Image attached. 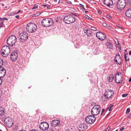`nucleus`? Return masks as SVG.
<instances>
[{"mask_svg": "<svg viewBox=\"0 0 131 131\" xmlns=\"http://www.w3.org/2000/svg\"><path fill=\"white\" fill-rule=\"evenodd\" d=\"M26 29L27 31L29 32H34L37 30V26L33 23H30L27 25Z\"/></svg>", "mask_w": 131, "mask_h": 131, "instance_id": "obj_1", "label": "nucleus"}, {"mask_svg": "<svg viewBox=\"0 0 131 131\" xmlns=\"http://www.w3.org/2000/svg\"><path fill=\"white\" fill-rule=\"evenodd\" d=\"M41 24L44 27H49L53 24V20L50 18H45L42 20Z\"/></svg>", "mask_w": 131, "mask_h": 131, "instance_id": "obj_2", "label": "nucleus"}, {"mask_svg": "<svg viewBox=\"0 0 131 131\" xmlns=\"http://www.w3.org/2000/svg\"><path fill=\"white\" fill-rule=\"evenodd\" d=\"M114 94V92L113 90L109 89H106L104 94L102 97L101 98L103 99H108L113 96Z\"/></svg>", "mask_w": 131, "mask_h": 131, "instance_id": "obj_3", "label": "nucleus"}, {"mask_svg": "<svg viewBox=\"0 0 131 131\" xmlns=\"http://www.w3.org/2000/svg\"><path fill=\"white\" fill-rule=\"evenodd\" d=\"M63 20L66 23L70 24L73 23L75 20V18L71 15H68L64 17Z\"/></svg>", "mask_w": 131, "mask_h": 131, "instance_id": "obj_4", "label": "nucleus"}, {"mask_svg": "<svg viewBox=\"0 0 131 131\" xmlns=\"http://www.w3.org/2000/svg\"><path fill=\"white\" fill-rule=\"evenodd\" d=\"M10 52L9 47L7 46H4L1 50L2 55L3 57H5L8 56Z\"/></svg>", "mask_w": 131, "mask_h": 131, "instance_id": "obj_5", "label": "nucleus"}, {"mask_svg": "<svg viewBox=\"0 0 131 131\" xmlns=\"http://www.w3.org/2000/svg\"><path fill=\"white\" fill-rule=\"evenodd\" d=\"M101 108L99 105H95L92 109L91 113L93 116L97 115L100 113Z\"/></svg>", "mask_w": 131, "mask_h": 131, "instance_id": "obj_6", "label": "nucleus"}, {"mask_svg": "<svg viewBox=\"0 0 131 131\" xmlns=\"http://www.w3.org/2000/svg\"><path fill=\"white\" fill-rule=\"evenodd\" d=\"M125 0H119L117 2V7L119 10L124 9L126 5Z\"/></svg>", "mask_w": 131, "mask_h": 131, "instance_id": "obj_7", "label": "nucleus"}, {"mask_svg": "<svg viewBox=\"0 0 131 131\" xmlns=\"http://www.w3.org/2000/svg\"><path fill=\"white\" fill-rule=\"evenodd\" d=\"M85 120L87 123L92 124L95 121L96 118L93 115H89L86 117Z\"/></svg>", "mask_w": 131, "mask_h": 131, "instance_id": "obj_8", "label": "nucleus"}, {"mask_svg": "<svg viewBox=\"0 0 131 131\" xmlns=\"http://www.w3.org/2000/svg\"><path fill=\"white\" fill-rule=\"evenodd\" d=\"M4 123L6 126L9 128L12 127L13 125L12 119L9 117L5 118L4 120Z\"/></svg>", "mask_w": 131, "mask_h": 131, "instance_id": "obj_9", "label": "nucleus"}, {"mask_svg": "<svg viewBox=\"0 0 131 131\" xmlns=\"http://www.w3.org/2000/svg\"><path fill=\"white\" fill-rule=\"evenodd\" d=\"M19 37L21 41H25L28 38V34L25 32H23L19 34Z\"/></svg>", "mask_w": 131, "mask_h": 131, "instance_id": "obj_10", "label": "nucleus"}, {"mask_svg": "<svg viewBox=\"0 0 131 131\" xmlns=\"http://www.w3.org/2000/svg\"><path fill=\"white\" fill-rule=\"evenodd\" d=\"M39 128L40 129L43 131L47 130L49 127V124L46 122H42L40 124Z\"/></svg>", "mask_w": 131, "mask_h": 131, "instance_id": "obj_11", "label": "nucleus"}, {"mask_svg": "<svg viewBox=\"0 0 131 131\" xmlns=\"http://www.w3.org/2000/svg\"><path fill=\"white\" fill-rule=\"evenodd\" d=\"M96 36L98 39L102 41L103 40L106 38V35L100 31H99L96 33Z\"/></svg>", "mask_w": 131, "mask_h": 131, "instance_id": "obj_12", "label": "nucleus"}, {"mask_svg": "<svg viewBox=\"0 0 131 131\" xmlns=\"http://www.w3.org/2000/svg\"><path fill=\"white\" fill-rule=\"evenodd\" d=\"M87 128V125L86 123H82L79 125L78 128L79 131H84Z\"/></svg>", "mask_w": 131, "mask_h": 131, "instance_id": "obj_13", "label": "nucleus"}, {"mask_svg": "<svg viewBox=\"0 0 131 131\" xmlns=\"http://www.w3.org/2000/svg\"><path fill=\"white\" fill-rule=\"evenodd\" d=\"M60 123V122L59 121L57 120H53L51 122L52 126L53 127H54L56 129V127H58Z\"/></svg>", "mask_w": 131, "mask_h": 131, "instance_id": "obj_14", "label": "nucleus"}, {"mask_svg": "<svg viewBox=\"0 0 131 131\" xmlns=\"http://www.w3.org/2000/svg\"><path fill=\"white\" fill-rule=\"evenodd\" d=\"M121 58L119 54H117L115 57L114 59L115 61L116 62L117 64L120 65L122 63L121 62Z\"/></svg>", "mask_w": 131, "mask_h": 131, "instance_id": "obj_15", "label": "nucleus"}, {"mask_svg": "<svg viewBox=\"0 0 131 131\" xmlns=\"http://www.w3.org/2000/svg\"><path fill=\"white\" fill-rule=\"evenodd\" d=\"M16 50L14 51L10 54L11 59L12 61H15L16 59Z\"/></svg>", "mask_w": 131, "mask_h": 131, "instance_id": "obj_16", "label": "nucleus"}, {"mask_svg": "<svg viewBox=\"0 0 131 131\" xmlns=\"http://www.w3.org/2000/svg\"><path fill=\"white\" fill-rule=\"evenodd\" d=\"M104 4L108 7L112 5L113 4V2L112 0H104Z\"/></svg>", "mask_w": 131, "mask_h": 131, "instance_id": "obj_17", "label": "nucleus"}, {"mask_svg": "<svg viewBox=\"0 0 131 131\" xmlns=\"http://www.w3.org/2000/svg\"><path fill=\"white\" fill-rule=\"evenodd\" d=\"M6 70L3 67L0 68V78H2L6 74Z\"/></svg>", "mask_w": 131, "mask_h": 131, "instance_id": "obj_18", "label": "nucleus"}, {"mask_svg": "<svg viewBox=\"0 0 131 131\" xmlns=\"http://www.w3.org/2000/svg\"><path fill=\"white\" fill-rule=\"evenodd\" d=\"M115 82L117 83H119L122 81V77L121 76H115Z\"/></svg>", "mask_w": 131, "mask_h": 131, "instance_id": "obj_19", "label": "nucleus"}, {"mask_svg": "<svg viewBox=\"0 0 131 131\" xmlns=\"http://www.w3.org/2000/svg\"><path fill=\"white\" fill-rule=\"evenodd\" d=\"M16 40H11L9 41H7L8 45L11 46H12L15 44L16 42Z\"/></svg>", "mask_w": 131, "mask_h": 131, "instance_id": "obj_20", "label": "nucleus"}, {"mask_svg": "<svg viewBox=\"0 0 131 131\" xmlns=\"http://www.w3.org/2000/svg\"><path fill=\"white\" fill-rule=\"evenodd\" d=\"M125 14L127 17L131 18V8L127 10L125 12Z\"/></svg>", "mask_w": 131, "mask_h": 131, "instance_id": "obj_21", "label": "nucleus"}, {"mask_svg": "<svg viewBox=\"0 0 131 131\" xmlns=\"http://www.w3.org/2000/svg\"><path fill=\"white\" fill-rule=\"evenodd\" d=\"M16 40V37L14 35H11L9 36L8 38L7 41H9L11 40Z\"/></svg>", "mask_w": 131, "mask_h": 131, "instance_id": "obj_22", "label": "nucleus"}, {"mask_svg": "<svg viewBox=\"0 0 131 131\" xmlns=\"http://www.w3.org/2000/svg\"><path fill=\"white\" fill-rule=\"evenodd\" d=\"M106 45L109 49H113V45L111 42H107L106 43Z\"/></svg>", "mask_w": 131, "mask_h": 131, "instance_id": "obj_23", "label": "nucleus"}, {"mask_svg": "<svg viewBox=\"0 0 131 131\" xmlns=\"http://www.w3.org/2000/svg\"><path fill=\"white\" fill-rule=\"evenodd\" d=\"M5 113L4 109L2 107H0V115H4Z\"/></svg>", "mask_w": 131, "mask_h": 131, "instance_id": "obj_24", "label": "nucleus"}, {"mask_svg": "<svg viewBox=\"0 0 131 131\" xmlns=\"http://www.w3.org/2000/svg\"><path fill=\"white\" fill-rule=\"evenodd\" d=\"M114 79V76L113 75H110L109 77V81L110 82H112Z\"/></svg>", "mask_w": 131, "mask_h": 131, "instance_id": "obj_25", "label": "nucleus"}, {"mask_svg": "<svg viewBox=\"0 0 131 131\" xmlns=\"http://www.w3.org/2000/svg\"><path fill=\"white\" fill-rule=\"evenodd\" d=\"M88 32L86 34V35L88 37L91 36L93 35V32L90 29L88 31Z\"/></svg>", "mask_w": 131, "mask_h": 131, "instance_id": "obj_26", "label": "nucleus"}, {"mask_svg": "<svg viewBox=\"0 0 131 131\" xmlns=\"http://www.w3.org/2000/svg\"><path fill=\"white\" fill-rule=\"evenodd\" d=\"M113 106V105H110L108 107L107 109V110L109 109V111H111L112 109V107Z\"/></svg>", "mask_w": 131, "mask_h": 131, "instance_id": "obj_27", "label": "nucleus"}, {"mask_svg": "<svg viewBox=\"0 0 131 131\" xmlns=\"http://www.w3.org/2000/svg\"><path fill=\"white\" fill-rule=\"evenodd\" d=\"M3 63V61L2 59L0 58V68L2 66Z\"/></svg>", "mask_w": 131, "mask_h": 131, "instance_id": "obj_28", "label": "nucleus"}, {"mask_svg": "<svg viewBox=\"0 0 131 131\" xmlns=\"http://www.w3.org/2000/svg\"><path fill=\"white\" fill-rule=\"evenodd\" d=\"M127 4L129 6H131V0H127Z\"/></svg>", "mask_w": 131, "mask_h": 131, "instance_id": "obj_29", "label": "nucleus"}, {"mask_svg": "<svg viewBox=\"0 0 131 131\" xmlns=\"http://www.w3.org/2000/svg\"><path fill=\"white\" fill-rule=\"evenodd\" d=\"M90 29L94 31H96L97 30V29L95 27H91Z\"/></svg>", "mask_w": 131, "mask_h": 131, "instance_id": "obj_30", "label": "nucleus"}, {"mask_svg": "<svg viewBox=\"0 0 131 131\" xmlns=\"http://www.w3.org/2000/svg\"><path fill=\"white\" fill-rule=\"evenodd\" d=\"M4 25L3 24V21H1L0 23V28L3 27V25Z\"/></svg>", "mask_w": 131, "mask_h": 131, "instance_id": "obj_31", "label": "nucleus"}, {"mask_svg": "<svg viewBox=\"0 0 131 131\" xmlns=\"http://www.w3.org/2000/svg\"><path fill=\"white\" fill-rule=\"evenodd\" d=\"M85 18L87 19H92L90 17H89V16H88V15H85Z\"/></svg>", "mask_w": 131, "mask_h": 131, "instance_id": "obj_32", "label": "nucleus"}, {"mask_svg": "<svg viewBox=\"0 0 131 131\" xmlns=\"http://www.w3.org/2000/svg\"><path fill=\"white\" fill-rule=\"evenodd\" d=\"M106 17L107 18L110 19H111L112 18V17L108 15H106Z\"/></svg>", "mask_w": 131, "mask_h": 131, "instance_id": "obj_33", "label": "nucleus"}, {"mask_svg": "<svg viewBox=\"0 0 131 131\" xmlns=\"http://www.w3.org/2000/svg\"><path fill=\"white\" fill-rule=\"evenodd\" d=\"M130 109L129 108H128L126 110V113L128 114V113H129V112H130Z\"/></svg>", "mask_w": 131, "mask_h": 131, "instance_id": "obj_34", "label": "nucleus"}, {"mask_svg": "<svg viewBox=\"0 0 131 131\" xmlns=\"http://www.w3.org/2000/svg\"><path fill=\"white\" fill-rule=\"evenodd\" d=\"M38 5L36 4H35L34 5V7L32 8V9H34L38 7Z\"/></svg>", "mask_w": 131, "mask_h": 131, "instance_id": "obj_35", "label": "nucleus"}, {"mask_svg": "<svg viewBox=\"0 0 131 131\" xmlns=\"http://www.w3.org/2000/svg\"><path fill=\"white\" fill-rule=\"evenodd\" d=\"M125 129V127L124 126L122 127L120 129V131H123Z\"/></svg>", "mask_w": 131, "mask_h": 131, "instance_id": "obj_36", "label": "nucleus"}, {"mask_svg": "<svg viewBox=\"0 0 131 131\" xmlns=\"http://www.w3.org/2000/svg\"><path fill=\"white\" fill-rule=\"evenodd\" d=\"M128 94H123L122 95V96L123 97H125L127 96V95Z\"/></svg>", "mask_w": 131, "mask_h": 131, "instance_id": "obj_37", "label": "nucleus"}, {"mask_svg": "<svg viewBox=\"0 0 131 131\" xmlns=\"http://www.w3.org/2000/svg\"><path fill=\"white\" fill-rule=\"evenodd\" d=\"M120 73V72H118L115 75V76H121V75H119V73Z\"/></svg>", "mask_w": 131, "mask_h": 131, "instance_id": "obj_38", "label": "nucleus"}, {"mask_svg": "<svg viewBox=\"0 0 131 131\" xmlns=\"http://www.w3.org/2000/svg\"><path fill=\"white\" fill-rule=\"evenodd\" d=\"M80 6L82 8H84V6L81 4H79Z\"/></svg>", "mask_w": 131, "mask_h": 131, "instance_id": "obj_39", "label": "nucleus"}, {"mask_svg": "<svg viewBox=\"0 0 131 131\" xmlns=\"http://www.w3.org/2000/svg\"><path fill=\"white\" fill-rule=\"evenodd\" d=\"M49 131H55L54 130L51 128H50L49 129Z\"/></svg>", "mask_w": 131, "mask_h": 131, "instance_id": "obj_40", "label": "nucleus"}, {"mask_svg": "<svg viewBox=\"0 0 131 131\" xmlns=\"http://www.w3.org/2000/svg\"><path fill=\"white\" fill-rule=\"evenodd\" d=\"M90 30V29H88L87 30H86L84 31V33L86 34H87V33H88V31L89 30Z\"/></svg>", "mask_w": 131, "mask_h": 131, "instance_id": "obj_41", "label": "nucleus"}, {"mask_svg": "<svg viewBox=\"0 0 131 131\" xmlns=\"http://www.w3.org/2000/svg\"><path fill=\"white\" fill-rule=\"evenodd\" d=\"M98 13L100 15L101 14H102L101 11L100 10H99L98 11Z\"/></svg>", "mask_w": 131, "mask_h": 131, "instance_id": "obj_42", "label": "nucleus"}, {"mask_svg": "<svg viewBox=\"0 0 131 131\" xmlns=\"http://www.w3.org/2000/svg\"><path fill=\"white\" fill-rule=\"evenodd\" d=\"M103 25L104 27H106L107 26V24L106 23H104L103 24Z\"/></svg>", "mask_w": 131, "mask_h": 131, "instance_id": "obj_43", "label": "nucleus"}, {"mask_svg": "<svg viewBox=\"0 0 131 131\" xmlns=\"http://www.w3.org/2000/svg\"><path fill=\"white\" fill-rule=\"evenodd\" d=\"M104 111V109H103L102 110V111H101V115H102V114Z\"/></svg>", "mask_w": 131, "mask_h": 131, "instance_id": "obj_44", "label": "nucleus"}, {"mask_svg": "<svg viewBox=\"0 0 131 131\" xmlns=\"http://www.w3.org/2000/svg\"><path fill=\"white\" fill-rule=\"evenodd\" d=\"M3 20H8V19L7 18L5 17L3 18Z\"/></svg>", "mask_w": 131, "mask_h": 131, "instance_id": "obj_45", "label": "nucleus"}, {"mask_svg": "<svg viewBox=\"0 0 131 131\" xmlns=\"http://www.w3.org/2000/svg\"><path fill=\"white\" fill-rule=\"evenodd\" d=\"M67 2L68 4H70L71 3V2L70 1H67Z\"/></svg>", "mask_w": 131, "mask_h": 131, "instance_id": "obj_46", "label": "nucleus"}, {"mask_svg": "<svg viewBox=\"0 0 131 131\" xmlns=\"http://www.w3.org/2000/svg\"><path fill=\"white\" fill-rule=\"evenodd\" d=\"M15 14V13H10V15H11V16H13V15H14Z\"/></svg>", "mask_w": 131, "mask_h": 131, "instance_id": "obj_47", "label": "nucleus"}, {"mask_svg": "<svg viewBox=\"0 0 131 131\" xmlns=\"http://www.w3.org/2000/svg\"><path fill=\"white\" fill-rule=\"evenodd\" d=\"M124 58H125V61H127V56H124Z\"/></svg>", "mask_w": 131, "mask_h": 131, "instance_id": "obj_48", "label": "nucleus"}, {"mask_svg": "<svg viewBox=\"0 0 131 131\" xmlns=\"http://www.w3.org/2000/svg\"><path fill=\"white\" fill-rule=\"evenodd\" d=\"M53 1L55 3H58V0H53Z\"/></svg>", "mask_w": 131, "mask_h": 131, "instance_id": "obj_49", "label": "nucleus"}, {"mask_svg": "<svg viewBox=\"0 0 131 131\" xmlns=\"http://www.w3.org/2000/svg\"><path fill=\"white\" fill-rule=\"evenodd\" d=\"M1 78H0V85H1L2 83V80H1Z\"/></svg>", "mask_w": 131, "mask_h": 131, "instance_id": "obj_50", "label": "nucleus"}, {"mask_svg": "<svg viewBox=\"0 0 131 131\" xmlns=\"http://www.w3.org/2000/svg\"><path fill=\"white\" fill-rule=\"evenodd\" d=\"M110 129V127L109 126L108 127V128L106 129V130H107V131H108Z\"/></svg>", "mask_w": 131, "mask_h": 131, "instance_id": "obj_51", "label": "nucleus"}, {"mask_svg": "<svg viewBox=\"0 0 131 131\" xmlns=\"http://www.w3.org/2000/svg\"><path fill=\"white\" fill-rule=\"evenodd\" d=\"M75 47H76V48H79V46H76V44H75Z\"/></svg>", "mask_w": 131, "mask_h": 131, "instance_id": "obj_52", "label": "nucleus"}, {"mask_svg": "<svg viewBox=\"0 0 131 131\" xmlns=\"http://www.w3.org/2000/svg\"><path fill=\"white\" fill-rule=\"evenodd\" d=\"M62 2V1L61 0H59V2L57 3H61Z\"/></svg>", "mask_w": 131, "mask_h": 131, "instance_id": "obj_53", "label": "nucleus"}, {"mask_svg": "<svg viewBox=\"0 0 131 131\" xmlns=\"http://www.w3.org/2000/svg\"><path fill=\"white\" fill-rule=\"evenodd\" d=\"M87 29H86V28H84L83 29V30L84 31H84L86 30H87Z\"/></svg>", "mask_w": 131, "mask_h": 131, "instance_id": "obj_54", "label": "nucleus"}, {"mask_svg": "<svg viewBox=\"0 0 131 131\" xmlns=\"http://www.w3.org/2000/svg\"><path fill=\"white\" fill-rule=\"evenodd\" d=\"M20 17V16L19 15H17V19L18 18Z\"/></svg>", "mask_w": 131, "mask_h": 131, "instance_id": "obj_55", "label": "nucleus"}, {"mask_svg": "<svg viewBox=\"0 0 131 131\" xmlns=\"http://www.w3.org/2000/svg\"><path fill=\"white\" fill-rule=\"evenodd\" d=\"M50 6H48L47 7V8H48V9H49V8H50Z\"/></svg>", "mask_w": 131, "mask_h": 131, "instance_id": "obj_56", "label": "nucleus"}, {"mask_svg": "<svg viewBox=\"0 0 131 131\" xmlns=\"http://www.w3.org/2000/svg\"><path fill=\"white\" fill-rule=\"evenodd\" d=\"M21 10H19L18 12H17V14L18 13H20V12H21Z\"/></svg>", "mask_w": 131, "mask_h": 131, "instance_id": "obj_57", "label": "nucleus"}, {"mask_svg": "<svg viewBox=\"0 0 131 131\" xmlns=\"http://www.w3.org/2000/svg\"><path fill=\"white\" fill-rule=\"evenodd\" d=\"M0 20L1 21H3V18H1L0 17Z\"/></svg>", "mask_w": 131, "mask_h": 131, "instance_id": "obj_58", "label": "nucleus"}, {"mask_svg": "<svg viewBox=\"0 0 131 131\" xmlns=\"http://www.w3.org/2000/svg\"><path fill=\"white\" fill-rule=\"evenodd\" d=\"M129 82H131V77L129 79Z\"/></svg>", "mask_w": 131, "mask_h": 131, "instance_id": "obj_59", "label": "nucleus"}, {"mask_svg": "<svg viewBox=\"0 0 131 131\" xmlns=\"http://www.w3.org/2000/svg\"><path fill=\"white\" fill-rule=\"evenodd\" d=\"M30 131H37L33 129V130H30Z\"/></svg>", "mask_w": 131, "mask_h": 131, "instance_id": "obj_60", "label": "nucleus"}, {"mask_svg": "<svg viewBox=\"0 0 131 131\" xmlns=\"http://www.w3.org/2000/svg\"><path fill=\"white\" fill-rule=\"evenodd\" d=\"M42 6L44 7L47 6V5H43Z\"/></svg>", "mask_w": 131, "mask_h": 131, "instance_id": "obj_61", "label": "nucleus"}, {"mask_svg": "<svg viewBox=\"0 0 131 131\" xmlns=\"http://www.w3.org/2000/svg\"><path fill=\"white\" fill-rule=\"evenodd\" d=\"M129 54L131 55V51H130L129 52Z\"/></svg>", "mask_w": 131, "mask_h": 131, "instance_id": "obj_62", "label": "nucleus"}, {"mask_svg": "<svg viewBox=\"0 0 131 131\" xmlns=\"http://www.w3.org/2000/svg\"><path fill=\"white\" fill-rule=\"evenodd\" d=\"M77 14H74V15L75 16H77Z\"/></svg>", "mask_w": 131, "mask_h": 131, "instance_id": "obj_63", "label": "nucleus"}, {"mask_svg": "<svg viewBox=\"0 0 131 131\" xmlns=\"http://www.w3.org/2000/svg\"><path fill=\"white\" fill-rule=\"evenodd\" d=\"M119 48V49H120L121 51V47H119V48ZM119 50V51H120V50Z\"/></svg>", "mask_w": 131, "mask_h": 131, "instance_id": "obj_64", "label": "nucleus"}]
</instances>
